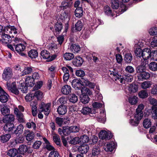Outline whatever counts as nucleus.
I'll return each mask as SVG.
<instances>
[{
  "mask_svg": "<svg viewBox=\"0 0 157 157\" xmlns=\"http://www.w3.org/2000/svg\"><path fill=\"white\" fill-rule=\"evenodd\" d=\"M110 76L114 79L117 82H120L121 83H124L125 81L131 82L132 79V76L131 75H125L121 76L119 75L115 69L113 71H109L108 73Z\"/></svg>",
  "mask_w": 157,
  "mask_h": 157,
  "instance_id": "nucleus-1",
  "label": "nucleus"
},
{
  "mask_svg": "<svg viewBox=\"0 0 157 157\" xmlns=\"http://www.w3.org/2000/svg\"><path fill=\"white\" fill-rule=\"evenodd\" d=\"M144 106L143 104H140L136 109V114L134 115V119H131L130 121V124L133 126H136L139 123V121L142 118L143 114L142 111Z\"/></svg>",
  "mask_w": 157,
  "mask_h": 157,
  "instance_id": "nucleus-2",
  "label": "nucleus"
},
{
  "mask_svg": "<svg viewBox=\"0 0 157 157\" xmlns=\"http://www.w3.org/2000/svg\"><path fill=\"white\" fill-rule=\"evenodd\" d=\"M51 105V104L50 103L45 104L43 102L41 103L39 107V110L40 113L38 115L39 118L42 119L43 117V115L41 112H44L46 116L48 115L50 111Z\"/></svg>",
  "mask_w": 157,
  "mask_h": 157,
  "instance_id": "nucleus-3",
  "label": "nucleus"
},
{
  "mask_svg": "<svg viewBox=\"0 0 157 157\" xmlns=\"http://www.w3.org/2000/svg\"><path fill=\"white\" fill-rule=\"evenodd\" d=\"M111 6L113 9H118L119 13L118 15L122 14L127 10V8L125 5L119 2V0H113Z\"/></svg>",
  "mask_w": 157,
  "mask_h": 157,
  "instance_id": "nucleus-4",
  "label": "nucleus"
},
{
  "mask_svg": "<svg viewBox=\"0 0 157 157\" xmlns=\"http://www.w3.org/2000/svg\"><path fill=\"white\" fill-rule=\"evenodd\" d=\"M24 110V108L21 105L18 106V108H15L14 109V113L18 118V121L20 122H24V120L23 113L21 112H20L19 110L21 112H23Z\"/></svg>",
  "mask_w": 157,
  "mask_h": 157,
  "instance_id": "nucleus-5",
  "label": "nucleus"
},
{
  "mask_svg": "<svg viewBox=\"0 0 157 157\" xmlns=\"http://www.w3.org/2000/svg\"><path fill=\"white\" fill-rule=\"evenodd\" d=\"M13 71L11 68L9 67H6L2 74V78L6 81H8L13 76Z\"/></svg>",
  "mask_w": 157,
  "mask_h": 157,
  "instance_id": "nucleus-6",
  "label": "nucleus"
},
{
  "mask_svg": "<svg viewBox=\"0 0 157 157\" xmlns=\"http://www.w3.org/2000/svg\"><path fill=\"white\" fill-rule=\"evenodd\" d=\"M41 56L43 59H46L47 61L48 62L54 60L56 57V54H54L51 56L50 53L46 50H43L41 51Z\"/></svg>",
  "mask_w": 157,
  "mask_h": 157,
  "instance_id": "nucleus-7",
  "label": "nucleus"
},
{
  "mask_svg": "<svg viewBox=\"0 0 157 157\" xmlns=\"http://www.w3.org/2000/svg\"><path fill=\"white\" fill-rule=\"evenodd\" d=\"M148 61L147 60H142V62L140 65L137 66L136 68V71L139 74L145 71L146 68L147 66Z\"/></svg>",
  "mask_w": 157,
  "mask_h": 157,
  "instance_id": "nucleus-8",
  "label": "nucleus"
},
{
  "mask_svg": "<svg viewBox=\"0 0 157 157\" xmlns=\"http://www.w3.org/2000/svg\"><path fill=\"white\" fill-rule=\"evenodd\" d=\"M99 137L101 139H109L112 137L111 132L109 131H106L105 130H101L99 133Z\"/></svg>",
  "mask_w": 157,
  "mask_h": 157,
  "instance_id": "nucleus-9",
  "label": "nucleus"
},
{
  "mask_svg": "<svg viewBox=\"0 0 157 157\" xmlns=\"http://www.w3.org/2000/svg\"><path fill=\"white\" fill-rule=\"evenodd\" d=\"M0 101L3 103L7 102L9 99V95L0 86Z\"/></svg>",
  "mask_w": 157,
  "mask_h": 157,
  "instance_id": "nucleus-10",
  "label": "nucleus"
},
{
  "mask_svg": "<svg viewBox=\"0 0 157 157\" xmlns=\"http://www.w3.org/2000/svg\"><path fill=\"white\" fill-rule=\"evenodd\" d=\"M8 89L12 93L16 95H18L19 93V91L16 87V83L13 82L10 84L8 82L6 83Z\"/></svg>",
  "mask_w": 157,
  "mask_h": 157,
  "instance_id": "nucleus-11",
  "label": "nucleus"
},
{
  "mask_svg": "<svg viewBox=\"0 0 157 157\" xmlns=\"http://www.w3.org/2000/svg\"><path fill=\"white\" fill-rule=\"evenodd\" d=\"M151 51L149 48H145L142 51L141 57H142L144 61V60H147L150 57H151Z\"/></svg>",
  "mask_w": 157,
  "mask_h": 157,
  "instance_id": "nucleus-12",
  "label": "nucleus"
},
{
  "mask_svg": "<svg viewBox=\"0 0 157 157\" xmlns=\"http://www.w3.org/2000/svg\"><path fill=\"white\" fill-rule=\"evenodd\" d=\"M62 28L63 26L62 24L57 22L55 25L54 30L53 27H50V29L53 31L55 35H57L60 33Z\"/></svg>",
  "mask_w": 157,
  "mask_h": 157,
  "instance_id": "nucleus-13",
  "label": "nucleus"
},
{
  "mask_svg": "<svg viewBox=\"0 0 157 157\" xmlns=\"http://www.w3.org/2000/svg\"><path fill=\"white\" fill-rule=\"evenodd\" d=\"M149 134L150 135H154L152 141L153 142L157 144V130L156 127L155 126L151 127L149 130Z\"/></svg>",
  "mask_w": 157,
  "mask_h": 157,
  "instance_id": "nucleus-14",
  "label": "nucleus"
},
{
  "mask_svg": "<svg viewBox=\"0 0 157 157\" xmlns=\"http://www.w3.org/2000/svg\"><path fill=\"white\" fill-rule=\"evenodd\" d=\"M11 36L8 34L2 33L1 35V41L3 43L7 44L11 42Z\"/></svg>",
  "mask_w": 157,
  "mask_h": 157,
  "instance_id": "nucleus-15",
  "label": "nucleus"
},
{
  "mask_svg": "<svg viewBox=\"0 0 157 157\" xmlns=\"http://www.w3.org/2000/svg\"><path fill=\"white\" fill-rule=\"evenodd\" d=\"M150 77V74L145 71L140 73L138 75V79L140 81L148 79Z\"/></svg>",
  "mask_w": 157,
  "mask_h": 157,
  "instance_id": "nucleus-16",
  "label": "nucleus"
},
{
  "mask_svg": "<svg viewBox=\"0 0 157 157\" xmlns=\"http://www.w3.org/2000/svg\"><path fill=\"white\" fill-rule=\"evenodd\" d=\"M83 62V59L80 56L76 57L73 61V65L77 67H79L82 65Z\"/></svg>",
  "mask_w": 157,
  "mask_h": 157,
  "instance_id": "nucleus-17",
  "label": "nucleus"
},
{
  "mask_svg": "<svg viewBox=\"0 0 157 157\" xmlns=\"http://www.w3.org/2000/svg\"><path fill=\"white\" fill-rule=\"evenodd\" d=\"M25 136L27 140L30 141L32 140L34 137V133L29 130H27L24 133Z\"/></svg>",
  "mask_w": 157,
  "mask_h": 157,
  "instance_id": "nucleus-18",
  "label": "nucleus"
},
{
  "mask_svg": "<svg viewBox=\"0 0 157 157\" xmlns=\"http://www.w3.org/2000/svg\"><path fill=\"white\" fill-rule=\"evenodd\" d=\"M25 48V46L24 44L22 43L18 44L15 46L16 51L18 52H21L20 54L22 56L25 55L23 53L21 52L24 51Z\"/></svg>",
  "mask_w": 157,
  "mask_h": 157,
  "instance_id": "nucleus-19",
  "label": "nucleus"
},
{
  "mask_svg": "<svg viewBox=\"0 0 157 157\" xmlns=\"http://www.w3.org/2000/svg\"><path fill=\"white\" fill-rule=\"evenodd\" d=\"M72 5V2H63L62 3L60 7L62 9L65 10H67V11H70L71 10V7Z\"/></svg>",
  "mask_w": 157,
  "mask_h": 157,
  "instance_id": "nucleus-20",
  "label": "nucleus"
},
{
  "mask_svg": "<svg viewBox=\"0 0 157 157\" xmlns=\"http://www.w3.org/2000/svg\"><path fill=\"white\" fill-rule=\"evenodd\" d=\"M0 110L2 114L3 115H7L9 114L10 110L8 107L5 105H0Z\"/></svg>",
  "mask_w": 157,
  "mask_h": 157,
  "instance_id": "nucleus-21",
  "label": "nucleus"
},
{
  "mask_svg": "<svg viewBox=\"0 0 157 157\" xmlns=\"http://www.w3.org/2000/svg\"><path fill=\"white\" fill-rule=\"evenodd\" d=\"M79 152L81 154L86 153L89 150V147L88 145L85 144H83L80 145L78 148Z\"/></svg>",
  "mask_w": 157,
  "mask_h": 157,
  "instance_id": "nucleus-22",
  "label": "nucleus"
},
{
  "mask_svg": "<svg viewBox=\"0 0 157 157\" xmlns=\"http://www.w3.org/2000/svg\"><path fill=\"white\" fill-rule=\"evenodd\" d=\"M14 116L12 114L5 115L2 119V121L5 123H10L14 120Z\"/></svg>",
  "mask_w": 157,
  "mask_h": 157,
  "instance_id": "nucleus-23",
  "label": "nucleus"
},
{
  "mask_svg": "<svg viewBox=\"0 0 157 157\" xmlns=\"http://www.w3.org/2000/svg\"><path fill=\"white\" fill-rule=\"evenodd\" d=\"M72 87L75 89H80L81 88V84L80 79H74L72 82Z\"/></svg>",
  "mask_w": 157,
  "mask_h": 157,
  "instance_id": "nucleus-24",
  "label": "nucleus"
},
{
  "mask_svg": "<svg viewBox=\"0 0 157 157\" xmlns=\"http://www.w3.org/2000/svg\"><path fill=\"white\" fill-rule=\"evenodd\" d=\"M116 144L113 142H111L107 144L105 150L106 151H112L115 149L116 146Z\"/></svg>",
  "mask_w": 157,
  "mask_h": 157,
  "instance_id": "nucleus-25",
  "label": "nucleus"
},
{
  "mask_svg": "<svg viewBox=\"0 0 157 157\" xmlns=\"http://www.w3.org/2000/svg\"><path fill=\"white\" fill-rule=\"evenodd\" d=\"M25 82L27 86H33L35 84L34 81L30 76H26L25 78Z\"/></svg>",
  "mask_w": 157,
  "mask_h": 157,
  "instance_id": "nucleus-26",
  "label": "nucleus"
},
{
  "mask_svg": "<svg viewBox=\"0 0 157 157\" xmlns=\"http://www.w3.org/2000/svg\"><path fill=\"white\" fill-rule=\"evenodd\" d=\"M57 111L59 115H64L67 112V108L64 105H60L57 108Z\"/></svg>",
  "mask_w": 157,
  "mask_h": 157,
  "instance_id": "nucleus-27",
  "label": "nucleus"
},
{
  "mask_svg": "<svg viewBox=\"0 0 157 157\" xmlns=\"http://www.w3.org/2000/svg\"><path fill=\"white\" fill-rule=\"evenodd\" d=\"M71 17V14L70 11L65 10L63 13L60 15V19L63 20L66 19H68V21H69Z\"/></svg>",
  "mask_w": 157,
  "mask_h": 157,
  "instance_id": "nucleus-28",
  "label": "nucleus"
},
{
  "mask_svg": "<svg viewBox=\"0 0 157 157\" xmlns=\"http://www.w3.org/2000/svg\"><path fill=\"white\" fill-rule=\"evenodd\" d=\"M91 33V31L88 28H85L82 31V37L84 39H87L88 38Z\"/></svg>",
  "mask_w": 157,
  "mask_h": 157,
  "instance_id": "nucleus-29",
  "label": "nucleus"
},
{
  "mask_svg": "<svg viewBox=\"0 0 157 157\" xmlns=\"http://www.w3.org/2000/svg\"><path fill=\"white\" fill-rule=\"evenodd\" d=\"M152 82L150 81H146L142 82L141 87L144 89H146L150 88L152 84Z\"/></svg>",
  "mask_w": 157,
  "mask_h": 157,
  "instance_id": "nucleus-30",
  "label": "nucleus"
},
{
  "mask_svg": "<svg viewBox=\"0 0 157 157\" xmlns=\"http://www.w3.org/2000/svg\"><path fill=\"white\" fill-rule=\"evenodd\" d=\"M52 138L56 144L57 145L60 146V140L59 136L55 133H54V132H52Z\"/></svg>",
  "mask_w": 157,
  "mask_h": 157,
  "instance_id": "nucleus-31",
  "label": "nucleus"
},
{
  "mask_svg": "<svg viewBox=\"0 0 157 157\" xmlns=\"http://www.w3.org/2000/svg\"><path fill=\"white\" fill-rule=\"evenodd\" d=\"M14 128V124L11 123H6L3 127L4 130L5 131L10 132L13 130Z\"/></svg>",
  "mask_w": 157,
  "mask_h": 157,
  "instance_id": "nucleus-32",
  "label": "nucleus"
},
{
  "mask_svg": "<svg viewBox=\"0 0 157 157\" xmlns=\"http://www.w3.org/2000/svg\"><path fill=\"white\" fill-rule=\"evenodd\" d=\"M61 91L63 94L67 95L71 91V87L68 85H65L63 87Z\"/></svg>",
  "mask_w": 157,
  "mask_h": 157,
  "instance_id": "nucleus-33",
  "label": "nucleus"
},
{
  "mask_svg": "<svg viewBox=\"0 0 157 157\" xmlns=\"http://www.w3.org/2000/svg\"><path fill=\"white\" fill-rule=\"evenodd\" d=\"M33 68H34L32 67H25L21 73V76H24L30 73L33 71Z\"/></svg>",
  "mask_w": 157,
  "mask_h": 157,
  "instance_id": "nucleus-34",
  "label": "nucleus"
},
{
  "mask_svg": "<svg viewBox=\"0 0 157 157\" xmlns=\"http://www.w3.org/2000/svg\"><path fill=\"white\" fill-rule=\"evenodd\" d=\"M138 98L136 96L130 97L128 98V101L129 103L132 105H135L137 102Z\"/></svg>",
  "mask_w": 157,
  "mask_h": 157,
  "instance_id": "nucleus-35",
  "label": "nucleus"
},
{
  "mask_svg": "<svg viewBox=\"0 0 157 157\" xmlns=\"http://www.w3.org/2000/svg\"><path fill=\"white\" fill-rule=\"evenodd\" d=\"M80 98L81 102L84 104L87 103L89 101V98L87 95L82 94Z\"/></svg>",
  "mask_w": 157,
  "mask_h": 157,
  "instance_id": "nucleus-36",
  "label": "nucleus"
},
{
  "mask_svg": "<svg viewBox=\"0 0 157 157\" xmlns=\"http://www.w3.org/2000/svg\"><path fill=\"white\" fill-rule=\"evenodd\" d=\"M67 120L65 118H62L60 117H56V123L59 126H61L64 124H66L67 123H66ZM67 122V123H68Z\"/></svg>",
  "mask_w": 157,
  "mask_h": 157,
  "instance_id": "nucleus-37",
  "label": "nucleus"
},
{
  "mask_svg": "<svg viewBox=\"0 0 157 157\" xmlns=\"http://www.w3.org/2000/svg\"><path fill=\"white\" fill-rule=\"evenodd\" d=\"M28 149L26 145L22 144L18 148L19 153L24 155L28 151Z\"/></svg>",
  "mask_w": 157,
  "mask_h": 157,
  "instance_id": "nucleus-38",
  "label": "nucleus"
},
{
  "mask_svg": "<svg viewBox=\"0 0 157 157\" xmlns=\"http://www.w3.org/2000/svg\"><path fill=\"white\" fill-rule=\"evenodd\" d=\"M28 55L32 59H35L38 56V53L36 50H31L29 52Z\"/></svg>",
  "mask_w": 157,
  "mask_h": 157,
  "instance_id": "nucleus-39",
  "label": "nucleus"
},
{
  "mask_svg": "<svg viewBox=\"0 0 157 157\" xmlns=\"http://www.w3.org/2000/svg\"><path fill=\"white\" fill-rule=\"evenodd\" d=\"M138 87L137 85L134 84H130L128 87V90L130 92L135 93L138 90Z\"/></svg>",
  "mask_w": 157,
  "mask_h": 157,
  "instance_id": "nucleus-40",
  "label": "nucleus"
},
{
  "mask_svg": "<svg viewBox=\"0 0 157 157\" xmlns=\"http://www.w3.org/2000/svg\"><path fill=\"white\" fill-rule=\"evenodd\" d=\"M70 48L71 51L74 52H78L80 50V48L79 46L76 44H72Z\"/></svg>",
  "mask_w": 157,
  "mask_h": 157,
  "instance_id": "nucleus-41",
  "label": "nucleus"
},
{
  "mask_svg": "<svg viewBox=\"0 0 157 157\" xmlns=\"http://www.w3.org/2000/svg\"><path fill=\"white\" fill-rule=\"evenodd\" d=\"M149 68L151 71H157V63L155 62H151L148 64Z\"/></svg>",
  "mask_w": 157,
  "mask_h": 157,
  "instance_id": "nucleus-42",
  "label": "nucleus"
},
{
  "mask_svg": "<svg viewBox=\"0 0 157 157\" xmlns=\"http://www.w3.org/2000/svg\"><path fill=\"white\" fill-rule=\"evenodd\" d=\"M81 91L82 94L85 95H89V96H91L92 95V92L88 88L84 87L81 89Z\"/></svg>",
  "mask_w": 157,
  "mask_h": 157,
  "instance_id": "nucleus-43",
  "label": "nucleus"
},
{
  "mask_svg": "<svg viewBox=\"0 0 157 157\" xmlns=\"http://www.w3.org/2000/svg\"><path fill=\"white\" fill-rule=\"evenodd\" d=\"M11 137V135L10 134H6L0 137L1 141L3 143L6 142L9 140Z\"/></svg>",
  "mask_w": 157,
  "mask_h": 157,
  "instance_id": "nucleus-44",
  "label": "nucleus"
},
{
  "mask_svg": "<svg viewBox=\"0 0 157 157\" xmlns=\"http://www.w3.org/2000/svg\"><path fill=\"white\" fill-rule=\"evenodd\" d=\"M83 24L82 22L80 21H78L75 25V29L77 31H80L82 29Z\"/></svg>",
  "mask_w": 157,
  "mask_h": 157,
  "instance_id": "nucleus-45",
  "label": "nucleus"
},
{
  "mask_svg": "<svg viewBox=\"0 0 157 157\" xmlns=\"http://www.w3.org/2000/svg\"><path fill=\"white\" fill-rule=\"evenodd\" d=\"M138 96L140 98L144 99L148 97V94L146 90H143L139 92Z\"/></svg>",
  "mask_w": 157,
  "mask_h": 157,
  "instance_id": "nucleus-46",
  "label": "nucleus"
},
{
  "mask_svg": "<svg viewBox=\"0 0 157 157\" xmlns=\"http://www.w3.org/2000/svg\"><path fill=\"white\" fill-rule=\"evenodd\" d=\"M63 57L66 60H71L74 57V55L71 53H66L63 55Z\"/></svg>",
  "mask_w": 157,
  "mask_h": 157,
  "instance_id": "nucleus-47",
  "label": "nucleus"
},
{
  "mask_svg": "<svg viewBox=\"0 0 157 157\" xmlns=\"http://www.w3.org/2000/svg\"><path fill=\"white\" fill-rule=\"evenodd\" d=\"M145 44V41L144 40H140L135 41V46L136 47H138L141 48L143 47Z\"/></svg>",
  "mask_w": 157,
  "mask_h": 157,
  "instance_id": "nucleus-48",
  "label": "nucleus"
},
{
  "mask_svg": "<svg viewBox=\"0 0 157 157\" xmlns=\"http://www.w3.org/2000/svg\"><path fill=\"white\" fill-rule=\"evenodd\" d=\"M104 11L106 15L112 17L113 16V14L111 8L108 6H106L105 7Z\"/></svg>",
  "mask_w": 157,
  "mask_h": 157,
  "instance_id": "nucleus-49",
  "label": "nucleus"
},
{
  "mask_svg": "<svg viewBox=\"0 0 157 157\" xmlns=\"http://www.w3.org/2000/svg\"><path fill=\"white\" fill-rule=\"evenodd\" d=\"M132 58V56L130 53H126L124 55V60L127 63H130Z\"/></svg>",
  "mask_w": 157,
  "mask_h": 157,
  "instance_id": "nucleus-50",
  "label": "nucleus"
},
{
  "mask_svg": "<svg viewBox=\"0 0 157 157\" xmlns=\"http://www.w3.org/2000/svg\"><path fill=\"white\" fill-rule=\"evenodd\" d=\"M83 14V10L82 8L81 7L77 8L75 11V16L79 18L81 17Z\"/></svg>",
  "mask_w": 157,
  "mask_h": 157,
  "instance_id": "nucleus-51",
  "label": "nucleus"
},
{
  "mask_svg": "<svg viewBox=\"0 0 157 157\" xmlns=\"http://www.w3.org/2000/svg\"><path fill=\"white\" fill-rule=\"evenodd\" d=\"M6 33L12 34L13 33L14 34H16L17 32L16 28L14 26H11L10 27H6Z\"/></svg>",
  "mask_w": 157,
  "mask_h": 157,
  "instance_id": "nucleus-52",
  "label": "nucleus"
},
{
  "mask_svg": "<svg viewBox=\"0 0 157 157\" xmlns=\"http://www.w3.org/2000/svg\"><path fill=\"white\" fill-rule=\"evenodd\" d=\"M143 126L146 128H148L151 126V122L150 119H145L143 122Z\"/></svg>",
  "mask_w": 157,
  "mask_h": 157,
  "instance_id": "nucleus-53",
  "label": "nucleus"
},
{
  "mask_svg": "<svg viewBox=\"0 0 157 157\" xmlns=\"http://www.w3.org/2000/svg\"><path fill=\"white\" fill-rule=\"evenodd\" d=\"M25 140V137L22 135L17 136L15 140V142L16 144L23 143Z\"/></svg>",
  "mask_w": 157,
  "mask_h": 157,
  "instance_id": "nucleus-54",
  "label": "nucleus"
},
{
  "mask_svg": "<svg viewBox=\"0 0 157 157\" xmlns=\"http://www.w3.org/2000/svg\"><path fill=\"white\" fill-rule=\"evenodd\" d=\"M69 101L73 103H75L78 100L77 96L74 94H71L69 97Z\"/></svg>",
  "mask_w": 157,
  "mask_h": 157,
  "instance_id": "nucleus-55",
  "label": "nucleus"
},
{
  "mask_svg": "<svg viewBox=\"0 0 157 157\" xmlns=\"http://www.w3.org/2000/svg\"><path fill=\"white\" fill-rule=\"evenodd\" d=\"M62 70L65 75L69 74V70L71 72H73V69L71 67L68 66L67 67H63L62 68Z\"/></svg>",
  "mask_w": 157,
  "mask_h": 157,
  "instance_id": "nucleus-56",
  "label": "nucleus"
},
{
  "mask_svg": "<svg viewBox=\"0 0 157 157\" xmlns=\"http://www.w3.org/2000/svg\"><path fill=\"white\" fill-rule=\"evenodd\" d=\"M100 150L99 148H94L92 152V156L98 157L100 155Z\"/></svg>",
  "mask_w": 157,
  "mask_h": 157,
  "instance_id": "nucleus-57",
  "label": "nucleus"
},
{
  "mask_svg": "<svg viewBox=\"0 0 157 157\" xmlns=\"http://www.w3.org/2000/svg\"><path fill=\"white\" fill-rule=\"evenodd\" d=\"M71 133L70 127H63V133L65 136H67Z\"/></svg>",
  "mask_w": 157,
  "mask_h": 157,
  "instance_id": "nucleus-58",
  "label": "nucleus"
},
{
  "mask_svg": "<svg viewBox=\"0 0 157 157\" xmlns=\"http://www.w3.org/2000/svg\"><path fill=\"white\" fill-rule=\"evenodd\" d=\"M149 33L151 36L157 35V27H153L149 29Z\"/></svg>",
  "mask_w": 157,
  "mask_h": 157,
  "instance_id": "nucleus-59",
  "label": "nucleus"
},
{
  "mask_svg": "<svg viewBox=\"0 0 157 157\" xmlns=\"http://www.w3.org/2000/svg\"><path fill=\"white\" fill-rule=\"evenodd\" d=\"M80 142L83 143H87L89 140V137L86 135H83L79 138Z\"/></svg>",
  "mask_w": 157,
  "mask_h": 157,
  "instance_id": "nucleus-60",
  "label": "nucleus"
},
{
  "mask_svg": "<svg viewBox=\"0 0 157 157\" xmlns=\"http://www.w3.org/2000/svg\"><path fill=\"white\" fill-rule=\"evenodd\" d=\"M23 125L21 124H20L17 126L16 129L14 131V133L16 134H21L23 132Z\"/></svg>",
  "mask_w": 157,
  "mask_h": 157,
  "instance_id": "nucleus-61",
  "label": "nucleus"
},
{
  "mask_svg": "<svg viewBox=\"0 0 157 157\" xmlns=\"http://www.w3.org/2000/svg\"><path fill=\"white\" fill-rule=\"evenodd\" d=\"M91 109L88 107H85L81 110V113L83 114H87L90 113Z\"/></svg>",
  "mask_w": 157,
  "mask_h": 157,
  "instance_id": "nucleus-62",
  "label": "nucleus"
},
{
  "mask_svg": "<svg viewBox=\"0 0 157 157\" xmlns=\"http://www.w3.org/2000/svg\"><path fill=\"white\" fill-rule=\"evenodd\" d=\"M17 153V151L16 149H12L9 151L8 155L11 157H14L16 155Z\"/></svg>",
  "mask_w": 157,
  "mask_h": 157,
  "instance_id": "nucleus-63",
  "label": "nucleus"
},
{
  "mask_svg": "<svg viewBox=\"0 0 157 157\" xmlns=\"http://www.w3.org/2000/svg\"><path fill=\"white\" fill-rule=\"evenodd\" d=\"M151 46L152 48L157 46V36H155L153 38L151 43Z\"/></svg>",
  "mask_w": 157,
  "mask_h": 157,
  "instance_id": "nucleus-64",
  "label": "nucleus"
}]
</instances>
